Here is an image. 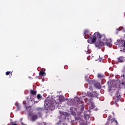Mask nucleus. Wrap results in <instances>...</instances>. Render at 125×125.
Here are the masks:
<instances>
[{
    "mask_svg": "<svg viewBox=\"0 0 125 125\" xmlns=\"http://www.w3.org/2000/svg\"><path fill=\"white\" fill-rule=\"evenodd\" d=\"M96 40H97V42ZM95 42H96L95 45L98 48H101L104 45L109 47L112 45V40L111 39L107 40L105 36H101L99 32L95 33L94 35L90 36L87 40L88 43H94Z\"/></svg>",
    "mask_w": 125,
    "mask_h": 125,
    "instance_id": "nucleus-1",
    "label": "nucleus"
},
{
    "mask_svg": "<svg viewBox=\"0 0 125 125\" xmlns=\"http://www.w3.org/2000/svg\"><path fill=\"white\" fill-rule=\"evenodd\" d=\"M44 106L45 107L47 106L49 109H50L51 111L55 109V106H56V101L53 98H48L44 101Z\"/></svg>",
    "mask_w": 125,
    "mask_h": 125,
    "instance_id": "nucleus-2",
    "label": "nucleus"
},
{
    "mask_svg": "<svg viewBox=\"0 0 125 125\" xmlns=\"http://www.w3.org/2000/svg\"><path fill=\"white\" fill-rule=\"evenodd\" d=\"M121 97V95L120 94V92L117 91L115 97L114 98V100L115 101V104L117 105V103L120 101V98Z\"/></svg>",
    "mask_w": 125,
    "mask_h": 125,
    "instance_id": "nucleus-3",
    "label": "nucleus"
},
{
    "mask_svg": "<svg viewBox=\"0 0 125 125\" xmlns=\"http://www.w3.org/2000/svg\"><path fill=\"white\" fill-rule=\"evenodd\" d=\"M123 42L124 43H123ZM117 42V44H119L120 47L121 46L122 47H124V48H125V41L124 42L123 41H120V40H118Z\"/></svg>",
    "mask_w": 125,
    "mask_h": 125,
    "instance_id": "nucleus-4",
    "label": "nucleus"
},
{
    "mask_svg": "<svg viewBox=\"0 0 125 125\" xmlns=\"http://www.w3.org/2000/svg\"><path fill=\"white\" fill-rule=\"evenodd\" d=\"M118 62H120V63H123V62H125V57H124L123 56H121L118 58Z\"/></svg>",
    "mask_w": 125,
    "mask_h": 125,
    "instance_id": "nucleus-5",
    "label": "nucleus"
},
{
    "mask_svg": "<svg viewBox=\"0 0 125 125\" xmlns=\"http://www.w3.org/2000/svg\"><path fill=\"white\" fill-rule=\"evenodd\" d=\"M63 101H64V97L60 96L59 98V102H57V103H62Z\"/></svg>",
    "mask_w": 125,
    "mask_h": 125,
    "instance_id": "nucleus-6",
    "label": "nucleus"
},
{
    "mask_svg": "<svg viewBox=\"0 0 125 125\" xmlns=\"http://www.w3.org/2000/svg\"><path fill=\"white\" fill-rule=\"evenodd\" d=\"M95 86L96 88H99V89H100L101 88V85H100V83H97L95 84Z\"/></svg>",
    "mask_w": 125,
    "mask_h": 125,
    "instance_id": "nucleus-7",
    "label": "nucleus"
},
{
    "mask_svg": "<svg viewBox=\"0 0 125 125\" xmlns=\"http://www.w3.org/2000/svg\"><path fill=\"white\" fill-rule=\"evenodd\" d=\"M89 33V31H88V30H85L84 31V38L85 39H86V36H87L88 35V33Z\"/></svg>",
    "mask_w": 125,
    "mask_h": 125,
    "instance_id": "nucleus-8",
    "label": "nucleus"
},
{
    "mask_svg": "<svg viewBox=\"0 0 125 125\" xmlns=\"http://www.w3.org/2000/svg\"><path fill=\"white\" fill-rule=\"evenodd\" d=\"M38 119V116L37 115H33L32 117V121H35V120H37Z\"/></svg>",
    "mask_w": 125,
    "mask_h": 125,
    "instance_id": "nucleus-9",
    "label": "nucleus"
},
{
    "mask_svg": "<svg viewBox=\"0 0 125 125\" xmlns=\"http://www.w3.org/2000/svg\"><path fill=\"white\" fill-rule=\"evenodd\" d=\"M40 75H41V76H43V77L45 76V73L43 71H40V72L39 73Z\"/></svg>",
    "mask_w": 125,
    "mask_h": 125,
    "instance_id": "nucleus-10",
    "label": "nucleus"
},
{
    "mask_svg": "<svg viewBox=\"0 0 125 125\" xmlns=\"http://www.w3.org/2000/svg\"><path fill=\"white\" fill-rule=\"evenodd\" d=\"M37 98L38 100H41L42 98V95L38 94L37 95Z\"/></svg>",
    "mask_w": 125,
    "mask_h": 125,
    "instance_id": "nucleus-11",
    "label": "nucleus"
},
{
    "mask_svg": "<svg viewBox=\"0 0 125 125\" xmlns=\"http://www.w3.org/2000/svg\"><path fill=\"white\" fill-rule=\"evenodd\" d=\"M89 107L90 109H93V108H94V104L91 103L89 104Z\"/></svg>",
    "mask_w": 125,
    "mask_h": 125,
    "instance_id": "nucleus-12",
    "label": "nucleus"
},
{
    "mask_svg": "<svg viewBox=\"0 0 125 125\" xmlns=\"http://www.w3.org/2000/svg\"><path fill=\"white\" fill-rule=\"evenodd\" d=\"M117 30H119V31H123V32H125V29L124 27H120L119 29H117Z\"/></svg>",
    "mask_w": 125,
    "mask_h": 125,
    "instance_id": "nucleus-13",
    "label": "nucleus"
},
{
    "mask_svg": "<svg viewBox=\"0 0 125 125\" xmlns=\"http://www.w3.org/2000/svg\"><path fill=\"white\" fill-rule=\"evenodd\" d=\"M87 94L88 96H90V97H94V95H93V93L89 92V93H87Z\"/></svg>",
    "mask_w": 125,
    "mask_h": 125,
    "instance_id": "nucleus-14",
    "label": "nucleus"
},
{
    "mask_svg": "<svg viewBox=\"0 0 125 125\" xmlns=\"http://www.w3.org/2000/svg\"><path fill=\"white\" fill-rule=\"evenodd\" d=\"M31 93L33 94V95H36L37 94V92L36 91L31 90Z\"/></svg>",
    "mask_w": 125,
    "mask_h": 125,
    "instance_id": "nucleus-15",
    "label": "nucleus"
},
{
    "mask_svg": "<svg viewBox=\"0 0 125 125\" xmlns=\"http://www.w3.org/2000/svg\"><path fill=\"white\" fill-rule=\"evenodd\" d=\"M23 104L24 105V106L27 108V106H26V101H23Z\"/></svg>",
    "mask_w": 125,
    "mask_h": 125,
    "instance_id": "nucleus-16",
    "label": "nucleus"
},
{
    "mask_svg": "<svg viewBox=\"0 0 125 125\" xmlns=\"http://www.w3.org/2000/svg\"><path fill=\"white\" fill-rule=\"evenodd\" d=\"M15 105L17 106V108H19V104H18V103H16Z\"/></svg>",
    "mask_w": 125,
    "mask_h": 125,
    "instance_id": "nucleus-17",
    "label": "nucleus"
},
{
    "mask_svg": "<svg viewBox=\"0 0 125 125\" xmlns=\"http://www.w3.org/2000/svg\"><path fill=\"white\" fill-rule=\"evenodd\" d=\"M98 78H102V75H101V74H99L98 75Z\"/></svg>",
    "mask_w": 125,
    "mask_h": 125,
    "instance_id": "nucleus-18",
    "label": "nucleus"
},
{
    "mask_svg": "<svg viewBox=\"0 0 125 125\" xmlns=\"http://www.w3.org/2000/svg\"><path fill=\"white\" fill-rule=\"evenodd\" d=\"M9 74H10V72H9V71H7V72H6V75L7 76L9 75Z\"/></svg>",
    "mask_w": 125,
    "mask_h": 125,
    "instance_id": "nucleus-19",
    "label": "nucleus"
},
{
    "mask_svg": "<svg viewBox=\"0 0 125 125\" xmlns=\"http://www.w3.org/2000/svg\"><path fill=\"white\" fill-rule=\"evenodd\" d=\"M90 87H89V89L90 90H92V86H89Z\"/></svg>",
    "mask_w": 125,
    "mask_h": 125,
    "instance_id": "nucleus-20",
    "label": "nucleus"
},
{
    "mask_svg": "<svg viewBox=\"0 0 125 125\" xmlns=\"http://www.w3.org/2000/svg\"><path fill=\"white\" fill-rule=\"evenodd\" d=\"M71 115H75V112H71Z\"/></svg>",
    "mask_w": 125,
    "mask_h": 125,
    "instance_id": "nucleus-21",
    "label": "nucleus"
},
{
    "mask_svg": "<svg viewBox=\"0 0 125 125\" xmlns=\"http://www.w3.org/2000/svg\"><path fill=\"white\" fill-rule=\"evenodd\" d=\"M112 90H111V88H108V91H111Z\"/></svg>",
    "mask_w": 125,
    "mask_h": 125,
    "instance_id": "nucleus-22",
    "label": "nucleus"
},
{
    "mask_svg": "<svg viewBox=\"0 0 125 125\" xmlns=\"http://www.w3.org/2000/svg\"><path fill=\"white\" fill-rule=\"evenodd\" d=\"M115 123H116L117 125H118V121H117L116 120H115Z\"/></svg>",
    "mask_w": 125,
    "mask_h": 125,
    "instance_id": "nucleus-23",
    "label": "nucleus"
},
{
    "mask_svg": "<svg viewBox=\"0 0 125 125\" xmlns=\"http://www.w3.org/2000/svg\"><path fill=\"white\" fill-rule=\"evenodd\" d=\"M112 114L115 116V113L113 112Z\"/></svg>",
    "mask_w": 125,
    "mask_h": 125,
    "instance_id": "nucleus-24",
    "label": "nucleus"
},
{
    "mask_svg": "<svg viewBox=\"0 0 125 125\" xmlns=\"http://www.w3.org/2000/svg\"><path fill=\"white\" fill-rule=\"evenodd\" d=\"M89 82H90V83H92V81H90Z\"/></svg>",
    "mask_w": 125,
    "mask_h": 125,
    "instance_id": "nucleus-25",
    "label": "nucleus"
},
{
    "mask_svg": "<svg viewBox=\"0 0 125 125\" xmlns=\"http://www.w3.org/2000/svg\"><path fill=\"white\" fill-rule=\"evenodd\" d=\"M35 103H38V102L36 101L35 102Z\"/></svg>",
    "mask_w": 125,
    "mask_h": 125,
    "instance_id": "nucleus-26",
    "label": "nucleus"
},
{
    "mask_svg": "<svg viewBox=\"0 0 125 125\" xmlns=\"http://www.w3.org/2000/svg\"><path fill=\"white\" fill-rule=\"evenodd\" d=\"M122 84L123 85H124V82H122Z\"/></svg>",
    "mask_w": 125,
    "mask_h": 125,
    "instance_id": "nucleus-27",
    "label": "nucleus"
},
{
    "mask_svg": "<svg viewBox=\"0 0 125 125\" xmlns=\"http://www.w3.org/2000/svg\"><path fill=\"white\" fill-rule=\"evenodd\" d=\"M87 48L88 49V48H89V47L88 46V47H87Z\"/></svg>",
    "mask_w": 125,
    "mask_h": 125,
    "instance_id": "nucleus-28",
    "label": "nucleus"
},
{
    "mask_svg": "<svg viewBox=\"0 0 125 125\" xmlns=\"http://www.w3.org/2000/svg\"><path fill=\"white\" fill-rule=\"evenodd\" d=\"M88 53H90V52H88Z\"/></svg>",
    "mask_w": 125,
    "mask_h": 125,
    "instance_id": "nucleus-29",
    "label": "nucleus"
},
{
    "mask_svg": "<svg viewBox=\"0 0 125 125\" xmlns=\"http://www.w3.org/2000/svg\"><path fill=\"white\" fill-rule=\"evenodd\" d=\"M123 77H125V75H123Z\"/></svg>",
    "mask_w": 125,
    "mask_h": 125,
    "instance_id": "nucleus-30",
    "label": "nucleus"
},
{
    "mask_svg": "<svg viewBox=\"0 0 125 125\" xmlns=\"http://www.w3.org/2000/svg\"><path fill=\"white\" fill-rule=\"evenodd\" d=\"M22 125H23V123H22Z\"/></svg>",
    "mask_w": 125,
    "mask_h": 125,
    "instance_id": "nucleus-31",
    "label": "nucleus"
}]
</instances>
